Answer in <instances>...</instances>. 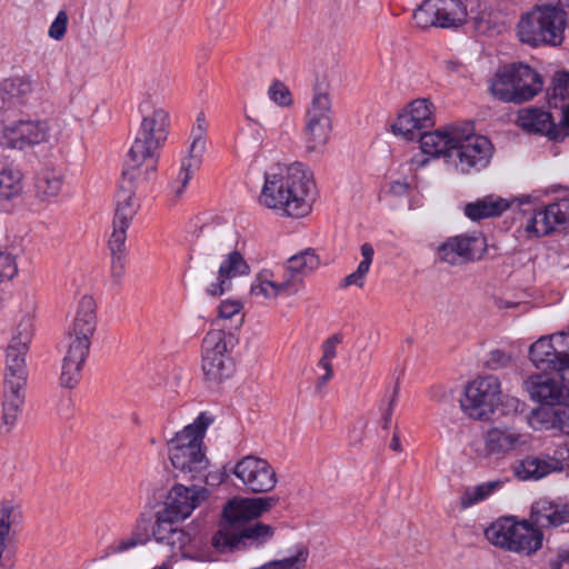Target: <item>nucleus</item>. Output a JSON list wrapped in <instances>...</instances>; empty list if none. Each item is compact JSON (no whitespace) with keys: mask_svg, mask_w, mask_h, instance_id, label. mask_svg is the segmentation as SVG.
<instances>
[{"mask_svg":"<svg viewBox=\"0 0 569 569\" xmlns=\"http://www.w3.org/2000/svg\"><path fill=\"white\" fill-rule=\"evenodd\" d=\"M315 189L310 169L293 162L266 172L259 202L282 217L303 218L311 212Z\"/></svg>","mask_w":569,"mask_h":569,"instance_id":"1","label":"nucleus"},{"mask_svg":"<svg viewBox=\"0 0 569 569\" xmlns=\"http://www.w3.org/2000/svg\"><path fill=\"white\" fill-rule=\"evenodd\" d=\"M426 154L443 158L461 173L485 168L492 153V144L483 136L472 133L470 126H448L421 137Z\"/></svg>","mask_w":569,"mask_h":569,"instance_id":"2","label":"nucleus"},{"mask_svg":"<svg viewBox=\"0 0 569 569\" xmlns=\"http://www.w3.org/2000/svg\"><path fill=\"white\" fill-rule=\"evenodd\" d=\"M141 124L128 152L123 176L130 181L148 180L157 169L158 151L167 140L170 117L167 110L150 101L139 106Z\"/></svg>","mask_w":569,"mask_h":569,"instance_id":"3","label":"nucleus"},{"mask_svg":"<svg viewBox=\"0 0 569 569\" xmlns=\"http://www.w3.org/2000/svg\"><path fill=\"white\" fill-rule=\"evenodd\" d=\"M198 237L204 256L209 259L223 257L216 276L214 264H207L201 271V277L208 282L206 292L212 297L222 296L230 290L231 279L247 274L249 266L236 249L232 229L212 224L203 226Z\"/></svg>","mask_w":569,"mask_h":569,"instance_id":"4","label":"nucleus"},{"mask_svg":"<svg viewBox=\"0 0 569 569\" xmlns=\"http://www.w3.org/2000/svg\"><path fill=\"white\" fill-rule=\"evenodd\" d=\"M96 308V301L90 296H83L79 300L74 319L68 331V349L60 375V385L64 388H74L81 379L91 338L97 328Z\"/></svg>","mask_w":569,"mask_h":569,"instance_id":"5","label":"nucleus"},{"mask_svg":"<svg viewBox=\"0 0 569 569\" xmlns=\"http://www.w3.org/2000/svg\"><path fill=\"white\" fill-rule=\"evenodd\" d=\"M211 420L201 413L186 426L168 443L172 467L191 480H202L212 485L207 475L209 459L203 450V438Z\"/></svg>","mask_w":569,"mask_h":569,"instance_id":"6","label":"nucleus"},{"mask_svg":"<svg viewBox=\"0 0 569 569\" xmlns=\"http://www.w3.org/2000/svg\"><path fill=\"white\" fill-rule=\"evenodd\" d=\"M567 16V12L559 6H537L518 22V38L531 47L560 46L563 42L568 24Z\"/></svg>","mask_w":569,"mask_h":569,"instance_id":"7","label":"nucleus"},{"mask_svg":"<svg viewBox=\"0 0 569 569\" xmlns=\"http://www.w3.org/2000/svg\"><path fill=\"white\" fill-rule=\"evenodd\" d=\"M541 76L525 63H511L496 72L490 82L492 96L505 102H525L542 89Z\"/></svg>","mask_w":569,"mask_h":569,"instance_id":"8","label":"nucleus"},{"mask_svg":"<svg viewBox=\"0 0 569 569\" xmlns=\"http://www.w3.org/2000/svg\"><path fill=\"white\" fill-rule=\"evenodd\" d=\"M487 540L508 551L532 555L542 546L543 536L537 526L513 518H500L485 531Z\"/></svg>","mask_w":569,"mask_h":569,"instance_id":"9","label":"nucleus"},{"mask_svg":"<svg viewBox=\"0 0 569 569\" xmlns=\"http://www.w3.org/2000/svg\"><path fill=\"white\" fill-rule=\"evenodd\" d=\"M233 337L223 329H212L202 340V371L211 385H219L231 377L233 360L230 356Z\"/></svg>","mask_w":569,"mask_h":569,"instance_id":"10","label":"nucleus"},{"mask_svg":"<svg viewBox=\"0 0 569 569\" xmlns=\"http://www.w3.org/2000/svg\"><path fill=\"white\" fill-rule=\"evenodd\" d=\"M273 535L272 526L259 521L222 523L212 537V545L220 552L258 548L269 542Z\"/></svg>","mask_w":569,"mask_h":569,"instance_id":"11","label":"nucleus"},{"mask_svg":"<svg viewBox=\"0 0 569 569\" xmlns=\"http://www.w3.org/2000/svg\"><path fill=\"white\" fill-rule=\"evenodd\" d=\"M332 131L331 99L328 91L315 88L305 114L303 141L308 151L325 147Z\"/></svg>","mask_w":569,"mask_h":569,"instance_id":"12","label":"nucleus"},{"mask_svg":"<svg viewBox=\"0 0 569 569\" xmlns=\"http://www.w3.org/2000/svg\"><path fill=\"white\" fill-rule=\"evenodd\" d=\"M501 383L498 377L489 375L472 380L460 400L461 409L472 419L487 420L500 402Z\"/></svg>","mask_w":569,"mask_h":569,"instance_id":"13","label":"nucleus"},{"mask_svg":"<svg viewBox=\"0 0 569 569\" xmlns=\"http://www.w3.org/2000/svg\"><path fill=\"white\" fill-rule=\"evenodd\" d=\"M467 4L462 0H423L412 14L420 29L457 28L467 21Z\"/></svg>","mask_w":569,"mask_h":569,"instance_id":"14","label":"nucleus"},{"mask_svg":"<svg viewBox=\"0 0 569 569\" xmlns=\"http://www.w3.org/2000/svg\"><path fill=\"white\" fill-rule=\"evenodd\" d=\"M48 120L19 119L0 128V146L6 149L26 150L49 141Z\"/></svg>","mask_w":569,"mask_h":569,"instance_id":"15","label":"nucleus"},{"mask_svg":"<svg viewBox=\"0 0 569 569\" xmlns=\"http://www.w3.org/2000/svg\"><path fill=\"white\" fill-rule=\"evenodd\" d=\"M486 247L485 238L477 232L447 238L436 250V260L449 266H462L480 259Z\"/></svg>","mask_w":569,"mask_h":569,"instance_id":"16","label":"nucleus"},{"mask_svg":"<svg viewBox=\"0 0 569 569\" xmlns=\"http://www.w3.org/2000/svg\"><path fill=\"white\" fill-rule=\"evenodd\" d=\"M530 360L540 369L562 371L569 368V333L541 337L531 345Z\"/></svg>","mask_w":569,"mask_h":569,"instance_id":"17","label":"nucleus"},{"mask_svg":"<svg viewBox=\"0 0 569 569\" xmlns=\"http://www.w3.org/2000/svg\"><path fill=\"white\" fill-rule=\"evenodd\" d=\"M232 473L253 493L269 492L278 482L273 467L266 459L256 456L240 459L234 465Z\"/></svg>","mask_w":569,"mask_h":569,"instance_id":"18","label":"nucleus"},{"mask_svg":"<svg viewBox=\"0 0 569 569\" xmlns=\"http://www.w3.org/2000/svg\"><path fill=\"white\" fill-rule=\"evenodd\" d=\"M433 104L428 99L413 100L408 107L398 116L392 126L395 133L402 136L407 140H415L428 132L421 133L422 129L433 127Z\"/></svg>","mask_w":569,"mask_h":569,"instance_id":"19","label":"nucleus"},{"mask_svg":"<svg viewBox=\"0 0 569 569\" xmlns=\"http://www.w3.org/2000/svg\"><path fill=\"white\" fill-rule=\"evenodd\" d=\"M32 337L30 320L22 321L18 326L6 351L4 383L24 385L27 379L26 355Z\"/></svg>","mask_w":569,"mask_h":569,"instance_id":"20","label":"nucleus"},{"mask_svg":"<svg viewBox=\"0 0 569 569\" xmlns=\"http://www.w3.org/2000/svg\"><path fill=\"white\" fill-rule=\"evenodd\" d=\"M569 226V198L553 201L536 211L525 224L528 237H543Z\"/></svg>","mask_w":569,"mask_h":569,"instance_id":"21","label":"nucleus"},{"mask_svg":"<svg viewBox=\"0 0 569 569\" xmlns=\"http://www.w3.org/2000/svg\"><path fill=\"white\" fill-rule=\"evenodd\" d=\"M527 445L528 436L513 426H495L483 436L486 456L495 459H503Z\"/></svg>","mask_w":569,"mask_h":569,"instance_id":"22","label":"nucleus"},{"mask_svg":"<svg viewBox=\"0 0 569 569\" xmlns=\"http://www.w3.org/2000/svg\"><path fill=\"white\" fill-rule=\"evenodd\" d=\"M518 123L525 130L543 134L550 140H562L569 136V106L562 110L559 123H555L550 112L540 109L520 111Z\"/></svg>","mask_w":569,"mask_h":569,"instance_id":"23","label":"nucleus"},{"mask_svg":"<svg viewBox=\"0 0 569 569\" xmlns=\"http://www.w3.org/2000/svg\"><path fill=\"white\" fill-rule=\"evenodd\" d=\"M525 386L530 398L543 406H561L569 396L563 378L550 373L531 375Z\"/></svg>","mask_w":569,"mask_h":569,"instance_id":"24","label":"nucleus"},{"mask_svg":"<svg viewBox=\"0 0 569 569\" xmlns=\"http://www.w3.org/2000/svg\"><path fill=\"white\" fill-rule=\"evenodd\" d=\"M206 497L207 490L204 488L197 489L196 487L176 485L169 492L163 510L176 520L182 521L192 513Z\"/></svg>","mask_w":569,"mask_h":569,"instance_id":"25","label":"nucleus"},{"mask_svg":"<svg viewBox=\"0 0 569 569\" xmlns=\"http://www.w3.org/2000/svg\"><path fill=\"white\" fill-rule=\"evenodd\" d=\"M561 460L548 455L526 456L523 459L515 462L513 475L519 480H539L551 472L562 470Z\"/></svg>","mask_w":569,"mask_h":569,"instance_id":"26","label":"nucleus"},{"mask_svg":"<svg viewBox=\"0 0 569 569\" xmlns=\"http://www.w3.org/2000/svg\"><path fill=\"white\" fill-rule=\"evenodd\" d=\"M531 520L540 528H551L567 523L569 522V503L557 505L540 499L532 506Z\"/></svg>","mask_w":569,"mask_h":569,"instance_id":"27","label":"nucleus"},{"mask_svg":"<svg viewBox=\"0 0 569 569\" xmlns=\"http://www.w3.org/2000/svg\"><path fill=\"white\" fill-rule=\"evenodd\" d=\"M16 517V508L10 502L0 505V568L12 565L13 550L11 539V525Z\"/></svg>","mask_w":569,"mask_h":569,"instance_id":"28","label":"nucleus"},{"mask_svg":"<svg viewBox=\"0 0 569 569\" xmlns=\"http://www.w3.org/2000/svg\"><path fill=\"white\" fill-rule=\"evenodd\" d=\"M6 390L3 393L2 401V415H1V427L6 428V431L11 430L14 426L18 416L21 411V406L24 400L23 387L24 385L19 383H4Z\"/></svg>","mask_w":569,"mask_h":569,"instance_id":"29","label":"nucleus"},{"mask_svg":"<svg viewBox=\"0 0 569 569\" xmlns=\"http://www.w3.org/2000/svg\"><path fill=\"white\" fill-rule=\"evenodd\" d=\"M250 292L253 297L274 299L288 296V292L274 271L262 270L251 284Z\"/></svg>","mask_w":569,"mask_h":569,"instance_id":"30","label":"nucleus"},{"mask_svg":"<svg viewBox=\"0 0 569 569\" xmlns=\"http://www.w3.org/2000/svg\"><path fill=\"white\" fill-rule=\"evenodd\" d=\"M509 203L507 200L488 196L482 199H478L475 202L467 203L465 207V214L473 220L478 221L485 218L500 216L507 208Z\"/></svg>","mask_w":569,"mask_h":569,"instance_id":"31","label":"nucleus"},{"mask_svg":"<svg viewBox=\"0 0 569 569\" xmlns=\"http://www.w3.org/2000/svg\"><path fill=\"white\" fill-rule=\"evenodd\" d=\"M36 86L37 82L31 76H14L1 81L0 93L2 94L3 100L16 99L19 102H24L33 92Z\"/></svg>","mask_w":569,"mask_h":569,"instance_id":"32","label":"nucleus"},{"mask_svg":"<svg viewBox=\"0 0 569 569\" xmlns=\"http://www.w3.org/2000/svg\"><path fill=\"white\" fill-rule=\"evenodd\" d=\"M260 516L256 498L234 499L223 509L224 523L251 521Z\"/></svg>","mask_w":569,"mask_h":569,"instance_id":"33","label":"nucleus"},{"mask_svg":"<svg viewBox=\"0 0 569 569\" xmlns=\"http://www.w3.org/2000/svg\"><path fill=\"white\" fill-rule=\"evenodd\" d=\"M201 162L202 157L189 152L188 156L182 159L178 176L170 184V191L174 200L181 199L189 181L199 170Z\"/></svg>","mask_w":569,"mask_h":569,"instance_id":"34","label":"nucleus"},{"mask_svg":"<svg viewBox=\"0 0 569 569\" xmlns=\"http://www.w3.org/2000/svg\"><path fill=\"white\" fill-rule=\"evenodd\" d=\"M23 173L12 167L0 170V202L11 201L22 194Z\"/></svg>","mask_w":569,"mask_h":569,"instance_id":"35","label":"nucleus"},{"mask_svg":"<svg viewBox=\"0 0 569 569\" xmlns=\"http://www.w3.org/2000/svg\"><path fill=\"white\" fill-rule=\"evenodd\" d=\"M139 204L131 189L121 188L117 193V207L113 223L130 226Z\"/></svg>","mask_w":569,"mask_h":569,"instance_id":"36","label":"nucleus"},{"mask_svg":"<svg viewBox=\"0 0 569 569\" xmlns=\"http://www.w3.org/2000/svg\"><path fill=\"white\" fill-rule=\"evenodd\" d=\"M291 272H295L300 280L305 282V278L318 268L320 261L312 249H306L293 254L286 261Z\"/></svg>","mask_w":569,"mask_h":569,"instance_id":"37","label":"nucleus"},{"mask_svg":"<svg viewBox=\"0 0 569 569\" xmlns=\"http://www.w3.org/2000/svg\"><path fill=\"white\" fill-rule=\"evenodd\" d=\"M62 187V177L54 170H42L36 181V190L40 198L50 199L60 192Z\"/></svg>","mask_w":569,"mask_h":569,"instance_id":"38","label":"nucleus"},{"mask_svg":"<svg viewBox=\"0 0 569 569\" xmlns=\"http://www.w3.org/2000/svg\"><path fill=\"white\" fill-rule=\"evenodd\" d=\"M179 522L163 509L157 513L156 522L152 527V535L159 542H170V536L176 533L174 523Z\"/></svg>","mask_w":569,"mask_h":569,"instance_id":"39","label":"nucleus"},{"mask_svg":"<svg viewBox=\"0 0 569 569\" xmlns=\"http://www.w3.org/2000/svg\"><path fill=\"white\" fill-rule=\"evenodd\" d=\"M500 481H489L480 483L473 488H468L461 497V505L463 508L470 507L487 497H489L496 489L500 488Z\"/></svg>","mask_w":569,"mask_h":569,"instance_id":"40","label":"nucleus"},{"mask_svg":"<svg viewBox=\"0 0 569 569\" xmlns=\"http://www.w3.org/2000/svg\"><path fill=\"white\" fill-rule=\"evenodd\" d=\"M208 129V122L203 112L198 113L196 124L191 130V144L189 147V153L202 157L206 150V132Z\"/></svg>","mask_w":569,"mask_h":569,"instance_id":"41","label":"nucleus"},{"mask_svg":"<svg viewBox=\"0 0 569 569\" xmlns=\"http://www.w3.org/2000/svg\"><path fill=\"white\" fill-rule=\"evenodd\" d=\"M308 558V548L305 546H298L292 555L271 562L274 569H305Z\"/></svg>","mask_w":569,"mask_h":569,"instance_id":"42","label":"nucleus"},{"mask_svg":"<svg viewBox=\"0 0 569 569\" xmlns=\"http://www.w3.org/2000/svg\"><path fill=\"white\" fill-rule=\"evenodd\" d=\"M274 272L283 283L288 296L297 295L303 288V281L295 272L290 271L287 262L278 267Z\"/></svg>","mask_w":569,"mask_h":569,"instance_id":"43","label":"nucleus"},{"mask_svg":"<svg viewBox=\"0 0 569 569\" xmlns=\"http://www.w3.org/2000/svg\"><path fill=\"white\" fill-rule=\"evenodd\" d=\"M269 99L277 106L287 108L293 103L290 89L280 80H274L268 89Z\"/></svg>","mask_w":569,"mask_h":569,"instance_id":"44","label":"nucleus"},{"mask_svg":"<svg viewBox=\"0 0 569 569\" xmlns=\"http://www.w3.org/2000/svg\"><path fill=\"white\" fill-rule=\"evenodd\" d=\"M128 228V226L113 223V231L109 239V249L111 251V256L124 257Z\"/></svg>","mask_w":569,"mask_h":569,"instance_id":"45","label":"nucleus"},{"mask_svg":"<svg viewBox=\"0 0 569 569\" xmlns=\"http://www.w3.org/2000/svg\"><path fill=\"white\" fill-rule=\"evenodd\" d=\"M241 309H242V305L239 301H236V300L222 301L219 306L218 317L216 320L212 321V326L218 327L217 329H222L221 321L230 320L233 317L240 316Z\"/></svg>","mask_w":569,"mask_h":569,"instance_id":"46","label":"nucleus"},{"mask_svg":"<svg viewBox=\"0 0 569 569\" xmlns=\"http://www.w3.org/2000/svg\"><path fill=\"white\" fill-rule=\"evenodd\" d=\"M18 273L16 257L7 251H0V283L13 279Z\"/></svg>","mask_w":569,"mask_h":569,"instance_id":"47","label":"nucleus"},{"mask_svg":"<svg viewBox=\"0 0 569 569\" xmlns=\"http://www.w3.org/2000/svg\"><path fill=\"white\" fill-rule=\"evenodd\" d=\"M551 97L565 100L569 98V73H558L552 82Z\"/></svg>","mask_w":569,"mask_h":569,"instance_id":"48","label":"nucleus"},{"mask_svg":"<svg viewBox=\"0 0 569 569\" xmlns=\"http://www.w3.org/2000/svg\"><path fill=\"white\" fill-rule=\"evenodd\" d=\"M68 21H69V18H68L67 12L63 10L59 11L56 19L53 20V22L51 23V26L49 28V31H48L49 37L54 40H61L66 34Z\"/></svg>","mask_w":569,"mask_h":569,"instance_id":"49","label":"nucleus"},{"mask_svg":"<svg viewBox=\"0 0 569 569\" xmlns=\"http://www.w3.org/2000/svg\"><path fill=\"white\" fill-rule=\"evenodd\" d=\"M369 270L358 264V268L352 273L345 277L340 282V288H348L356 286L360 289L365 287L367 274Z\"/></svg>","mask_w":569,"mask_h":569,"instance_id":"50","label":"nucleus"},{"mask_svg":"<svg viewBox=\"0 0 569 569\" xmlns=\"http://www.w3.org/2000/svg\"><path fill=\"white\" fill-rule=\"evenodd\" d=\"M552 426H557L569 436V403L552 411Z\"/></svg>","mask_w":569,"mask_h":569,"instance_id":"51","label":"nucleus"},{"mask_svg":"<svg viewBox=\"0 0 569 569\" xmlns=\"http://www.w3.org/2000/svg\"><path fill=\"white\" fill-rule=\"evenodd\" d=\"M341 342V338L338 335H333L327 340L323 341L321 349L322 356L321 358L329 359L333 361L337 356V346Z\"/></svg>","mask_w":569,"mask_h":569,"instance_id":"52","label":"nucleus"},{"mask_svg":"<svg viewBox=\"0 0 569 569\" xmlns=\"http://www.w3.org/2000/svg\"><path fill=\"white\" fill-rule=\"evenodd\" d=\"M509 361L510 356H508L505 351L497 349L490 352L488 365L491 369H499L507 366Z\"/></svg>","mask_w":569,"mask_h":569,"instance_id":"53","label":"nucleus"},{"mask_svg":"<svg viewBox=\"0 0 569 569\" xmlns=\"http://www.w3.org/2000/svg\"><path fill=\"white\" fill-rule=\"evenodd\" d=\"M551 569H569V547L558 549L556 557L550 560Z\"/></svg>","mask_w":569,"mask_h":569,"instance_id":"54","label":"nucleus"},{"mask_svg":"<svg viewBox=\"0 0 569 569\" xmlns=\"http://www.w3.org/2000/svg\"><path fill=\"white\" fill-rule=\"evenodd\" d=\"M398 393H399V386L396 385L393 388V391H392V396L389 400L388 407L382 413L383 428H388L391 422L393 409L396 407L397 399H398Z\"/></svg>","mask_w":569,"mask_h":569,"instance_id":"55","label":"nucleus"},{"mask_svg":"<svg viewBox=\"0 0 569 569\" xmlns=\"http://www.w3.org/2000/svg\"><path fill=\"white\" fill-rule=\"evenodd\" d=\"M124 274V257L111 256V276L116 281H120Z\"/></svg>","mask_w":569,"mask_h":569,"instance_id":"56","label":"nucleus"},{"mask_svg":"<svg viewBox=\"0 0 569 569\" xmlns=\"http://www.w3.org/2000/svg\"><path fill=\"white\" fill-rule=\"evenodd\" d=\"M139 542H141V540H139L134 537H129V538L121 539L119 541L113 542L111 545V550H112V552H123V551H127V550L136 547Z\"/></svg>","mask_w":569,"mask_h":569,"instance_id":"57","label":"nucleus"},{"mask_svg":"<svg viewBox=\"0 0 569 569\" xmlns=\"http://www.w3.org/2000/svg\"><path fill=\"white\" fill-rule=\"evenodd\" d=\"M360 251H361L362 260L359 263V266H362L363 268L370 270V267H371V263L373 260V256H375V250H373L372 244H370L369 242L363 243L360 248Z\"/></svg>","mask_w":569,"mask_h":569,"instance_id":"58","label":"nucleus"},{"mask_svg":"<svg viewBox=\"0 0 569 569\" xmlns=\"http://www.w3.org/2000/svg\"><path fill=\"white\" fill-rule=\"evenodd\" d=\"M256 501L258 503L260 516H261L263 512H266V511L270 510L271 508H273L274 506H277L279 502V498L274 497V496L258 497V498H256Z\"/></svg>","mask_w":569,"mask_h":569,"instance_id":"59","label":"nucleus"},{"mask_svg":"<svg viewBox=\"0 0 569 569\" xmlns=\"http://www.w3.org/2000/svg\"><path fill=\"white\" fill-rule=\"evenodd\" d=\"M409 189L410 186L406 180H395L389 186V192L397 197L406 194Z\"/></svg>","mask_w":569,"mask_h":569,"instance_id":"60","label":"nucleus"},{"mask_svg":"<svg viewBox=\"0 0 569 569\" xmlns=\"http://www.w3.org/2000/svg\"><path fill=\"white\" fill-rule=\"evenodd\" d=\"M333 377V372H326L318 377L316 382V389L320 391Z\"/></svg>","mask_w":569,"mask_h":569,"instance_id":"61","label":"nucleus"},{"mask_svg":"<svg viewBox=\"0 0 569 569\" xmlns=\"http://www.w3.org/2000/svg\"><path fill=\"white\" fill-rule=\"evenodd\" d=\"M317 366L326 372H333L332 361L329 359L320 358Z\"/></svg>","mask_w":569,"mask_h":569,"instance_id":"62","label":"nucleus"},{"mask_svg":"<svg viewBox=\"0 0 569 569\" xmlns=\"http://www.w3.org/2000/svg\"><path fill=\"white\" fill-rule=\"evenodd\" d=\"M445 63H446V68H447V70H449V71H456V72H457V71H459V70H460V68H461V63H460V62H458V61H451V60H449V61H446Z\"/></svg>","mask_w":569,"mask_h":569,"instance_id":"63","label":"nucleus"},{"mask_svg":"<svg viewBox=\"0 0 569 569\" xmlns=\"http://www.w3.org/2000/svg\"><path fill=\"white\" fill-rule=\"evenodd\" d=\"M390 448L395 451H401L400 439L397 435H393L391 442H390Z\"/></svg>","mask_w":569,"mask_h":569,"instance_id":"64","label":"nucleus"}]
</instances>
